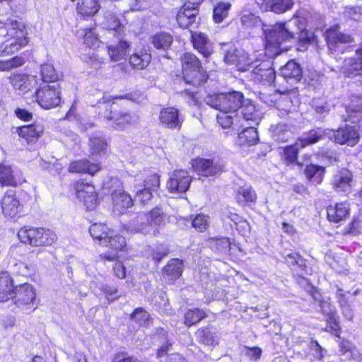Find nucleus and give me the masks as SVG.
<instances>
[{"label": "nucleus", "instance_id": "nucleus-1", "mask_svg": "<svg viewBox=\"0 0 362 362\" xmlns=\"http://www.w3.org/2000/svg\"><path fill=\"white\" fill-rule=\"evenodd\" d=\"M298 23V21L293 16L284 23L267 25L266 28H263L267 45L282 49H287L288 47L284 45L295 42V34L298 30L296 28Z\"/></svg>", "mask_w": 362, "mask_h": 362}, {"label": "nucleus", "instance_id": "nucleus-2", "mask_svg": "<svg viewBox=\"0 0 362 362\" xmlns=\"http://www.w3.org/2000/svg\"><path fill=\"white\" fill-rule=\"evenodd\" d=\"M164 214L160 208L156 207L148 213L140 212L129 223V228L144 235H156L159 227L164 223Z\"/></svg>", "mask_w": 362, "mask_h": 362}, {"label": "nucleus", "instance_id": "nucleus-3", "mask_svg": "<svg viewBox=\"0 0 362 362\" xmlns=\"http://www.w3.org/2000/svg\"><path fill=\"white\" fill-rule=\"evenodd\" d=\"M183 80L186 84L197 88L203 85L208 78L206 71L199 59L192 53H185L181 57Z\"/></svg>", "mask_w": 362, "mask_h": 362}, {"label": "nucleus", "instance_id": "nucleus-4", "mask_svg": "<svg viewBox=\"0 0 362 362\" xmlns=\"http://www.w3.org/2000/svg\"><path fill=\"white\" fill-rule=\"evenodd\" d=\"M244 98L245 97L242 93L233 90L228 93L208 95L204 98V102L221 112L235 114L242 103H244Z\"/></svg>", "mask_w": 362, "mask_h": 362}, {"label": "nucleus", "instance_id": "nucleus-5", "mask_svg": "<svg viewBox=\"0 0 362 362\" xmlns=\"http://www.w3.org/2000/svg\"><path fill=\"white\" fill-rule=\"evenodd\" d=\"M99 107L104 111L101 113L103 117L112 122V127L116 130H123L127 126L136 122V116L124 109L120 108L115 103L110 101L98 102Z\"/></svg>", "mask_w": 362, "mask_h": 362}, {"label": "nucleus", "instance_id": "nucleus-6", "mask_svg": "<svg viewBox=\"0 0 362 362\" xmlns=\"http://www.w3.org/2000/svg\"><path fill=\"white\" fill-rule=\"evenodd\" d=\"M18 236L22 243L33 247L51 245L57 240L56 234L45 228L25 226L20 229Z\"/></svg>", "mask_w": 362, "mask_h": 362}, {"label": "nucleus", "instance_id": "nucleus-7", "mask_svg": "<svg viewBox=\"0 0 362 362\" xmlns=\"http://www.w3.org/2000/svg\"><path fill=\"white\" fill-rule=\"evenodd\" d=\"M221 50V54L223 55L224 62L228 64L235 65L238 71H250V67L254 64L245 50L238 48L233 43L222 44Z\"/></svg>", "mask_w": 362, "mask_h": 362}, {"label": "nucleus", "instance_id": "nucleus-8", "mask_svg": "<svg viewBox=\"0 0 362 362\" xmlns=\"http://www.w3.org/2000/svg\"><path fill=\"white\" fill-rule=\"evenodd\" d=\"M37 103L45 110L59 105L61 103V86L59 83L44 84L35 92Z\"/></svg>", "mask_w": 362, "mask_h": 362}, {"label": "nucleus", "instance_id": "nucleus-9", "mask_svg": "<svg viewBox=\"0 0 362 362\" xmlns=\"http://www.w3.org/2000/svg\"><path fill=\"white\" fill-rule=\"evenodd\" d=\"M354 183L353 173L346 168L338 169L333 175L330 185L338 193L348 194L351 192Z\"/></svg>", "mask_w": 362, "mask_h": 362}, {"label": "nucleus", "instance_id": "nucleus-10", "mask_svg": "<svg viewBox=\"0 0 362 362\" xmlns=\"http://www.w3.org/2000/svg\"><path fill=\"white\" fill-rule=\"evenodd\" d=\"M253 63L250 70L252 69L251 77L255 83L271 84L274 81L276 73L269 62L258 63L253 61Z\"/></svg>", "mask_w": 362, "mask_h": 362}, {"label": "nucleus", "instance_id": "nucleus-11", "mask_svg": "<svg viewBox=\"0 0 362 362\" xmlns=\"http://www.w3.org/2000/svg\"><path fill=\"white\" fill-rule=\"evenodd\" d=\"M191 181L187 170H177L170 175L166 187L170 193H183L189 189Z\"/></svg>", "mask_w": 362, "mask_h": 362}, {"label": "nucleus", "instance_id": "nucleus-12", "mask_svg": "<svg viewBox=\"0 0 362 362\" xmlns=\"http://www.w3.org/2000/svg\"><path fill=\"white\" fill-rule=\"evenodd\" d=\"M330 139H334L339 144H346L354 146L359 141V134L356 127L345 125L339 128L337 131L332 130Z\"/></svg>", "mask_w": 362, "mask_h": 362}, {"label": "nucleus", "instance_id": "nucleus-13", "mask_svg": "<svg viewBox=\"0 0 362 362\" xmlns=\"http://www.w3.org/2000/svg\"><path fill=\"white\" fill-rule=\"evenodd\" d=\"M76 195L77 199L82 202L87 210L95 208L98 204V197L95 187L89 184L77 183L76 186Z\"/></svg>", "mask_w": 362, "mask_h": 362}, {"label": "nucleus", "instance_id": "nucleus-14", "mask_svg": "<svg viewBox=\"0 0 362 362\" xmlns=\"http://www.w3.org/2000/svg\"><path fill=\"white\" fill-rule=\"evenodd\" d=\"M35 298V288L31 284L25 283L15 287L12 299L17 306L23 308L33 303Z\"/></svg>", "mask_w": 362, "mask_h": 362}, {"label": "nucleus", "instance_id": "nucleus-15", "mask_svg": "<svg viewBox=\"0 0 362 362\" xmlns=\"http://www.w3.org/2000/svg\"><path fill=\"white\" fill-rule=\"evenodd\" d=\"M27 35L25 25L17 20L7 18L4 22L0 21V37H21Z\"/></svg>", "mask_w": 362, "mask_h": 362}, {"label": "nucleus", "instance_id": "nucleus-16", "mask_svg": "<svg viewBox=\"0 0 362 362\" xmlns=\"http://www.w3.org/2000/svg\"><path fill=\"white\" fill-rule=\"evenodd\" d=\"M159 120L164 127L170 129H180L182 124L179 110L173 107L162 109L160 112Z\"/></svg>", "mask_w": 362, "mask_h": 362}, {"label": "nucleus", "instance_id": "nucleus-17", "mask_svg": "<svg viewBox=\"0 0 362 362\" xmlns=\"http://www.w3.org/2000/svg\"><path fill=\"white\" fill-rule=\"evenodd\" d=\"M357 57L344 59L340 71L346 77L362 76V45L356 52Z\"/></svg>", "mask_w": 362, "mask_h": 362}, {"label": "nucleus", "instance_id": "nucleus-18", "mask_svg": "<svg viewBox=\"0 0 362 362\" xmlns=\"http://www.w3.org/2000/svg\"><path fill=\"white\" fill-rule=\"evenodd\" d=\"M9 81L13 87L20 90L22 94L35 88L37 83L35 76L25 74H13L9 78Z\"/></svg>", "mask_w": 362, "mask_h": 362}, {"label": "nucleus", "instance_id": "nucleus-19", "mask_svg": "<svg viewBox=\"0 0 362 362\" xmlns=\"http://www.w3.org/2000/svg\"><path fill=\"white\" fill-rule=\"evenodd\" d=\"M194 170L202 176H213L222 171V165L211 159L198 158L194 163Z\"/></svg>", "mask_w": 362, "mask_h": 362}, {"label": "nucleus", "instance_id": "nucleus-20", "mask_svg": "<svg viewBox=\"0 0 362 362\" xmlns=\"http://www.w3.org/2000/svg\"><path fill=\"white\" fill-rule=\"evenodd\" d=\"M198 14L197 6L185 4L177 13V22L182 28H188L195 23Z\"/></svg>", "mask_w": 362, "mask_h": 362}, {"label": "nucleus", "instance_id": "nucleus-21", "mask_svg": "<svg viewBox=\"0 0 362 362\" xmlns=\"http://www.w3.org/2000/svg\"><path fill=\"white\" fill-rule=\"evenodd\" d=\"M281 76L291 86L298 83L302 78V69L294 60H290L280 69Z\"/></svg>", "mask_w": 362, "mask_h": 362}, {"label": "nucleus", "instance_id": "nucleus-22", "mask_svg": "<svg viewBox=\"0 0 362 362\" xmlns=\"http://www.w3.org/2000/svg\"><path fill=\"white\" fill-rule=\"evenodd\" d=\"M101 25L104 29L108 31L110 35H113L117 39L123 37L124 27L115 14L110 12H106Z\"/></svg>", "mask_w": 362, "mask_h": 362}, {"label": "nucleus", "instance_id": "nucleus-23", "mask_svg": "<svg viewBox=\"0 0 362 362\" xmlns=\"http://www.w3.org/2000/svg\"><path fill=\"white\" fill-rule=\"evenodd\" d=\"M3 214L6 216L15 217L21 210L19 201L15 197L12 190L6 192L1 202Z\"/></svg>", "mask_w": 362, "mask_h": 362}, {"label": "nucleus", "instance_id": "nucleus-24", "mask_svg": "<svg viewBox=\"0 0 362 362\" xmlns=\"http://www.w3.org/2000/svg\"><path fill=\"white\" fill-rule=\"evenodd\" d=\"M44 127L40 123L23 126L18 129V135L23 138L28 144L35 143L43 133Z\"/></svg>", "mask_w": 362, "mask_h": 362}, {"label": "nucleus", "instance_id": "nucleus-25", "mask_svg": "<svg viewBox=\"0 0 362 362\" xmlns=\"http://www.w3.org/2000/svg\"><path fill=\"white\" fill-rule=\"evenodd\" d=\"M235 117L238 119L241 117L246 122L251 121L255 124H257L260 117L256 111L255 106L249 99L244 98V103H242L238 112L235 113Z\"/></svg>", "mask_w": 362, "mask_h": 362}, {"label": "nucleus", "instance_id": "nucleus-26", "mask_svg": "<svg viewBox=\"0 0 362 362\" xmlns=\"http://www.w3.org/2000/svg\"><path fill=\"white\" fill-rule=\"evenodd\" d=\"M191 39L193 47L205 58L212 52V46L207 36L202 33H192Z\"/></svg>", "mask_w": 362, "mask_h": 362}, {"label": "nucleus", "instance_id": "nucleus-27", "mask_svg": "<svg viewBox=\"0 0 362 362\" xmlns=\"http://www.w3.org/2000/svg\"><path fill=\"white\" fill-rule=\"evenodd\" d=\"M28 43L26 35L21 37H10L4 40L0 46L1 55H8L18 52Z\"/></svg>", "mask_w": 362, "mask_h": 362}, {"label": "nucleus", "instance_id": "nucleus-28", "mask_svg": "<svg viewBox=\"0 0 362 362\" xmlns=\"http://www.w3.org/2000/svg\"><path fill=\"white\" fill-rule=\"evenodd\" d=\"M327 41L330 49L338 47V43H350L354 41V37L338 30V26L331 28L327 32Z\"/></svg>", "mask_w": 362, "mask_h": 362}, {"label": "nucleus", "instance_id": "nucleus-29", "mask_svg": "<svg viewBox=\"0 0 362 362\" xmlns=\"http://www.w3.org/2000/svg\"><path fill=\"white\" fill-rule=\"evenodd\" d=\"M100 169L97 163H90L87 160H78L71 162L69 167L71 173H88L91 175H94Z\"/></svg>", "mask_w": 362, "mask_h": 362}, {"label": "nucleus", "instance_id": "nucleus-30", "mask_svg": "<svg viewBox=\"0 0 362 362\" xmlns=\"http://www.w3.org/2000/svg\"><path fill=\"white\" fill-rule=\"evenodd\" d=\"M330 134H332V129H324L318 127L309 131L306 136L299 141L305 147L308 145L313 144L320 141L324 140L326 138L330 139Z\"/></svg>", "mask_w": 362, "mask_h": 362}, {"label": "nucleus", "instance_id": "nucleus-31", "mask_svg": "<svg viewBox=\"0 0 362 362\" xmlns=\"http://www.w3.org/2000/svg\"><path fill=\"white\" fill-rule=\"evenodd\" d=\"M184 264L182 260L171 259L163 268V274L168 276L170 281L180 278L183 272Z\"/></svg>", "mask_w": 362, "mask_h": 362}, {"label": "nucleus", "instance_id": "nucleus-32", "mask_svg": "<svg viewBox=\"0 0 362 362\" xmlns=\"http://www.w3.org/2000/svg\"><path fill=\"white\" fill-rule=\"evenodd\" d=\"M151 304L153 308L162 314L170 315L172 313V308L165 291H159L156 292L151 299Z\"/></svg>", "mask_w": 362, "mask_h": 362}, {"label": "nucleus", "instance_id": "nucleus-33", "mask_svg": "<svg viewBox=\"0 0 362 362\" xmlns=\"http://www.w3.org/2000/svg\"><path fill=\"white\" fill-rule=\"evenodd\" d=\"M112 204L114 211L123 213V211L130 207L133 201L129 194L124 191H115L112 194Z\"/></svg>", "mask_w": 362, "mask_h": 362}, {"label": "nucleus", "instance_id": "nucleus-34", "mask_svg": "<svg viewBox=\"0 0 362 362\" xmlns=\"http://www.w3.org/2000/svg\"><path fill=\"white\" fill-rule=\"evenodd\" d=\"M294 18H296L298 22L296 25L298 30L295 34V42L298 40L305 45L313 43L315 41V36L313 32L305 29V20L296 16Z\"/></svg>", "mask_w": 362, "mask_h": 362}, {"label": "nucleus", "instance_id": "nucleus-35", "mask_svg": "<svg viewBox=\"0 0 362 362\" xmlns=\"http://www.w3.org/2000/svg\"><path fill=\"white\" fill-rule=\"evenodd\" d=\"M13 281L7 272L0 276V302L12 298L14 293Z\"/></svg>", "mask_w": 362, "mask_h": 362}, {"label": "nucleus", "instance_id": "nucleus-36", "mask_svg": "<svg viewBox=\"0 0 362 362\" xmlns=\"http://www.w3.org/2000/svg\"><path fill=\"white\" fill-rule=\"evenodd\" d=\"M151 60V54L143 49L135 52L129 58L131 66L137 69H144L147 67Z\"/></svg>", "mask_w": 362, "mask_h": 362}, {"label": "nucleus", "instance_id": "nucleus-37", "mask_svg": "<svg viewBox=\"0 0 362 362\" xmlns=\"http://www.w3.org/2000/svg\"><path fill=\"white\" fill-rule=\"evenodd\" d=\"M93 292L98 297L104 296L108 304L119 298V296H116L118 293L117 288L115 286L109 284H100L95 285Z\"/></svg>", "mask_w": 362, "mask_h": 362}, {"label": "nucleus", "instance_id": "nucleus-38", "mask_svg": "<svg viewBox=\"0 0 362 362\" xmlns=\"http://www.w3.org/2000/svg\"><path fill=\"white\" fill-rule=\"evenodd\" d=\"M197 333L199 342L205 345L213 346L218 343V332L216 327H204L199 329Z\"/></svg>", "mask_w": 362, "mask_h": 362}, {"label": "nucleus", "instance_id": "nucleus-39", "mask_svg": "<svg viewBox=\"0 0 362 362\" xmlns=\"http://www.w3.org/2000/svg\"><path fill=\"white\" fill-rule=\"evenodd\" d=\"M173 41V36L165 32L156 33L151 36L150 42L157 49L167 50L170 48Z\"/></svg>", "mask_w": 362, "mask_h": 362}, {"label": "nucleus", "instance_id": "nucleus-40", "mask_svg": "<svg viewBox=\"0 0 362 362\" xmlns=\"http://www.w3.org/2000/svg\"><path fill=\"white\" fill-rule=\"evenodd\" d=\"M327 218L329 221L338 223L341 221L344 220L348 214L349 209L346 206V204L339 203L335 206H329L327 208Z\"/></svg>", "mask_w": 362, "mask_h": 362}, {"label": "nucleus", "instance_id": "nucleus-41", "mask_svg": "<svg viewBox=\"0 0 362 362\" xmlns=\"http://www.w3.org/2000/svg\"><path fill=\"white\" fill-rule=\"evenodd\" d=\"M144 256L148 259H151L156 264H158L161 259L166 257L169 252L168 249L163 245L156 246H148L144 249Z\"/></svg>", "mask_w": 362, "mask_h": 362}, {"label": "nucleus", "instance_id": "nucleus-42", "mask_svg": "<svg viewBox=\"0 0 362 362\" xmlns=\"http://www.w3.org/2000/svg\"><path fill=\"white\" fill-rule=\"evenodd\" d=\"M119 40L116 45H110L108 46V53L112 61L118 62L126 55L129 47V43L122 40V37L117 39Z\"/></svg>", "mask_w": 362, "mask_h": 362}, {"label": "nucleus", "instance_id": "nucleus-43", "mask_svg": "<svg viewBox=\"0 0 362 362\" xmlns=\"http://www.w3.org/2000/svg\"><path fill=\"white\" fill-rule=\"evenodd\" d=\"M304 173L308 180L320 185L324 179L325 168L322 166L310 164L305 167Z\"/></svg>", "mask_w": 362, "mask_h": 362}, {"label": "nucleus", "instance_id": "nucleus-44", "mask_svg": "<svg viewBox=\"0 0 362 362\" xmlns=\"http://www.w3.org/2000/svg\"><path fill=\"white\" fill-rule=\"evenodd\" d=\"M89 233L94 240H98L100 245L105 243L110 234L109 228L102 223H95L89 228Z\"/></svg>", "mask_w": 362, "mask_h": 362}, {"label": "nucleus", "instance_id": "nucleus-45", "mask_svg": "<svg viewBox=\"0 0 362 362\" xmlns=\"http://www.w3.org/2000/svg\"><path fill=\"white\" fill-rule=\"evenodd\" d=\"M266 6L276 13H283L293 6V0H265Z\"/></svg>", "mask_w": 362, "mask_h": 362}, {"label": "nucleus", "instance_id": "nucleus-46", "mask_svg": "<svg viewBox=\"0 0 362 362\" xmlns=\"http://www.w3.org/2000/svg\"><path fill=\"white\" fill-rule=\"evenodd\" d=\"M284 258L286 264L292 269H299V270L302 272L305 270V259L303 258L298 253H285L284 255Z\"/></svg>", "mask_w": 362, "mask_h": 362}, {"label": "nucleus", "instance_id": "nucleus-47", "mask_svg": "<svg viewBox=\"0 0 362 362\" xmlns=\"http://www.w3.org/2000/svg\"><path fill=\"white\" fill-rule=\"evenodd\" d=\"M134 185H141V187L156 193L160 187V177L157 174L153 173L148 175L144 180L134 179Z\"/></svg>", "mask_w": 362, "mask_h": 362}, {"label": "nucleus", "instance_id": "nucleus-48", "mask_svg": "<svg viewBox=\"0 0 362 362\" xmlns=\"http://www.w3.org/2000/svg\"><path fill=\"white\" fill-rule=\"evenodd\" d=\"M362 111V96L351 95L350 103L346 107V112L349 114L348 117L344 118L345 121L349 120L354 123L356 122L354 117L351 115L352 113L361 114Z\"/></svg>", "mask_w": 362, "mask_h": 362}, {"label": "nucleus", "instance_id": "nucleus-49", "mask_svg": "<svg viewBox=\"0 0 362 362\" xmlns=\"http://www.w3.org/2000/svg\"><path fill=\"white\" fill-rule=\"evenodd\" d=\"M89 146L93 154H98L106 149L107 142L102 134L97 132L90 136Z\"/></svg>", "mask_w": 362, "mask_h": 362}, {"label": "nucleus", "instance_id": "nucleus-50", "mask_svg": "<svg viewBox=\"0 0 362 362\" xmlns=\"http://www.w3.org/2000/svg\"><path fill=\"white\" fill-rule=\"evenodd\" d=\"M231 4L228 2H218L214 6L213 19L216 23H220L228 16Z\"/></svg>", "mask_w": 362, "mask_h": 362}, {"label": "nucleus", "instance_id": "nucleus-51", "mask_svg": "<svg viewBox=\"0 0 362 362\" xmlns=\"http://www.w3.org/2000/svg\"><path fill=\"white\" fill-rule=\"evenodd\" d=\"M206 317V313L199 308L189 309L185 314L184 323L187 327H191Z\"/></svg>", "mask_w": 362, "mask_h": 362}, {"label": "nucleus", "instance_id": "nucleus-52", "mask_svg": "<svg viewBox=\"0 0 362 362\" xmlns=\"http://www.w3.org/2000/svg\"><path fill=\"white\" fill-rule=\"evenodd\" d=\"M42 80L45 84L58 83L59 75L52 64H44L41 66Z\"/></svg>", "mask_w": 362, "mask_h": 362}, {"label": "nucleus", "instance_id": "nucleus-53", "mask_svg": "<svg viewBox=\"0 0 362 362\" xmlns=\"http://www.w3.org/2000/svg\"><path fill=\"white\" fill-rule=\"evenodd\" d=\"M184 220L186 221V226L190 223L193 228L199 232L204 231L209 226V217L203 214H198L194 218H184Z\"/></svg>", "mask_w": 362, "mask_h": 362}, {"label": "nucleus", "instance_id": "nucleus-54", "mask_svg": "<svg viewBox=\"0 0 362 362\" xmlns=\"http://www.w3.org/2000/svg\"><path fill=\"white\" fill-rule=\"evenodd\" d=\"M312 107L320 119H324L330 112V105L324 99L314 98L312 101Z\"/></svg>", "mask_w": 362, "mask_h": 362}, {"label": "nucleus", "instance_id": "nucleus-55", "mask_svg": "<svg viewBox=\"0 0 362 362\" xmlns=\"http://www.w3.org/2000/svg\"><path fill=\"white\" fill-rule=\"evenodd\" d=\"M241 144L249 146L257 144L259 140L257 129L253 127H247L238 135Z\"/></svg>", "mask_w": 362, "mask_h": 362}, {"label": "nucleus", "instance_id": "nucleus-56", "mask_svg": "<svg viewBox=\"0 0 362 362\" xmlns=\"http://www.w3.org/2000/svg\"><path fill=\"white\" fill-rule=\"evenodd\" d=\"M0 183L2 185L15 186L17 185V181L11 166L4 164L0 165Z\"/></svg>", "mask_w": 362, "mask_h": 362}, {"label": "nucleus", "instance_id": "nucleus-57", "mask_svg": "<svg viewBox=\"0 0 362 362\" xmlns=\"http://www.w3.org/2000/svg\"><path fill=\"white\" fill-rule=\"evenodd\" d=\"M303 147L304 146L302 145L300 141H298L293 145H291L284 148V158L288 164L296 163L298 165H300L297 162V156L300 148Z\"/></svg>", "mask_w": 362, "mask_h": 362}, {"label": "nucleus", "instance_id": "nucleus-58", "mask_svg": "<svg viewBox=\"0 0 362 362\" xmlns=\"http://www.w3.org/2000/svg\"><path fill=\"white\" fill-rule=\"evenodd\" d=\"M292 132L284 124H278L272 129V138L278 142H286L291 137Z\"/></svg>", "mask_w": 362, "mask_h": 362}, {"label": "nucleus", "instance_id": "nucleus-59", "mask_svg": "<svg viewBox=\"0 0 362 362\" xmlns=\"http://www.w3.org/2000/svg\"><path fill=\"white\" fill-rule=\"evenodd\" d=\"M240 21L245 28H260L263 30L267 27L259 17L252 13L243 15Z\"/></svg>", "mask_w": 362, "mask_h": 362}, {"label": "nucleus", "instance_id": "nucleus-60", "mask_svg": "<svg viewBox=\"0 0 362 362\" xmlns=\"http://www.w3.org/2000/svg\"><path fill=\"white\" fill-rule=\"evenodd\" d=\"M103 245L109 247L115 251L117 252L119 250H122L125 247L126 240L122 235H110L109 234L105 243H103Z\"/></svg>", "mask_w": 362, "mask_h": 362}, {"label": "nucleus", "instance_id": "nucleus-61", "mask_svg": "<svg viewBox=\"0 0 362 362\" xmlns=\"http://www.w3.org/2000/svg\"><path fill=\"white\" fill-rule=\"evenodd\" d=\"M256 198L255 192L250 187H241L237 192L236 199L239 203L245 202H253L256 200Z\"/></svg>", "mask_w": 362, "mask_h": 362}, {"label": "nucleus", "instance_id": "nucleus-62", "mask_svg": "<svg viewBox=\"0 0 362 362\" xmlns=\"http://www.w3.org/2000/svg\"><path fill=\"white\" fill-rule=\"evenodd\" d=\"M131 319L141 326H147L151 320L149 313L143 308H136L131 315Z\"/></svg>", "mask_w": 362, "mask_h": 362}, {"label": "nucleus", "instance_id": "nucleus-63", "mask_svg": "<svg viewBox=\"0 0 362 362\" xmlns=\"http://www.w3.org/2000/svg\"><path fill=\"white\" fill-rule=\"evenodd\" d=\"M157 334L160 335L164 342L163 345L158 349L157 356L162 358L166 356L172 348V343L168 339L167 332L163 328L157 329Z\"/></svg>", "mask_w": 362, "mask_h": 362}, {"label": "nucleus", "instance_id": "nucleus-64", "mask_svg": "<svg viewBox=\"0 0 362 362\" xmlns=\"http://www.w3.org/2000/svg\"><path fill=\"white\" fill-rule=\"evenodd\" d=\"M25 64V59L21 56H16L8 60L0 61V69L8 71L19 67Z\"/></svg>", "mask_w": 362, "mask_h": 362}]
</instances>
